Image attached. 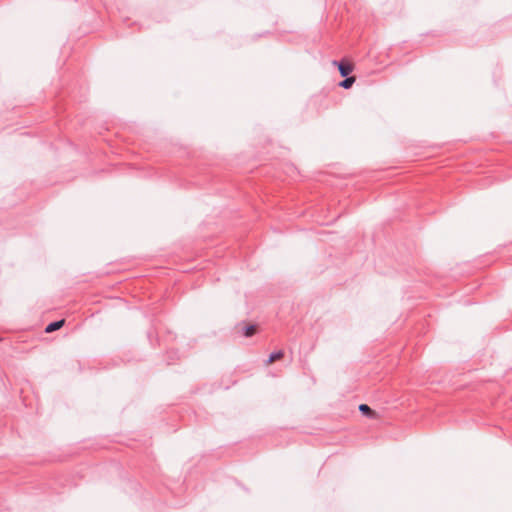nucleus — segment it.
Masks as SVG:
<instances>
[{"label": "nucleus", "mask_w": 512, "mask_h": 512, "mask_svg": "<svg viewBox=\"0 0 512 512\" xmlns=\"http://www.w3.org/2000/svg\"><path fill=\"white\" fill-rule=\"evenodd\" d=\"M355 82V77H346L343 81L339 83V86L344 89H349L353 83Z\"/></svg>", "instance_id": "nucleus-3"}, {"label": "nucleus", "mask_w": 512, "mask_h": 512, "mask_svg": "<svg viewBox=\"0 0 512 512\" xmlns=\"http://www.w3.org/2000/svg\"><path fill=\"white\" fill-rule=\"evenodd\" d=\"M283 355L284 354L281 350L271 353L267 360V364H271V363L275 362L276 360L281 359L283 357Z\"/></svg>", "instance_id": "nucleus-4"}, {"label": "nucleus", "mask_w": 512, "mask_h": 512, "mask_svg": "<svg viewBox=\"0 0 512 512\" xmlns=\"http://www.w3.org/2000/svg\"><path fill=\"white\" fill-rule=\"evenodd\" d=\"M359 410L366 416H372L374 411L366 404H361Z\"/></svg>", "instance_id": "nucleus-5"}, {"label": "nucleus", "mask_w": 512, "mask_h": 512, "mask_svg": "<svg viewBox=\"0 0 512 512\" xmlns=\"http://www.w3.org/2000/svg\"><path fill=\"white\" fill-rule=\"evenodd\" d=\"M64 322L65 321L62 319L48 324L47 327L45 328V332L51 333L60 329L64 325Z\"/></svg>", "instance_id": "nucleus-2"}, {"label": "nucleus", "mask_w": 512, "mask_h": 512, "mask_svg": "<svg viewBox=\"0 0 512 512\" xmlns=\"http://www.w3.org/2000/svg\"><path fill=\"white\" fill-rule=\"evenodd\" d=\"M333 64L338 66L339 73L342 77H347L353 71V66L350 63L333 61Z\"/></svg>", "instance_id": "nucleus-1"}, {"label": "nucleus", "mask_w": 512, "mask_h": 512, "mask_svg": "<svg viewBox=\"0 0 512 512\" xmlns=\"http://www.w3.org/2000/svg\"><path fill=\"white\" fill-rule=\"evenodd\" d=\"M256 332V326L255 325H248L244 328V336L251 337Z\"/></svg>", "instance_id": "nucleus-6"}]
</instances>
